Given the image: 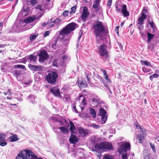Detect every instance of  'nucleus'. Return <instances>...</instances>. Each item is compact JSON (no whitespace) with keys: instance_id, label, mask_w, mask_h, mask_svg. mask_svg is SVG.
I'll return each mask as SVG.
<instances>
[{"instance_id":"obj_1","label":"nucleus","mask_w":159,"mask_h":159,"mask_svg":"<svg viewBox=\"0 0 159 159\" xmlns=\"http://www.w3.org/2000/svg\"><path fill=\"white\" fill-rule=\"evenodd\" d=\"M92 28L93 32L95 34L96 39L98 41L103 39V35L105 31V27L102 22L98 20L96 21L92 24Z\"/></svg>"},{"instance_id":"obj_2","label":"nucleus","mask_w":159,"mask_h":159,"mask_svg":"<svg viewBox=\"0 0 159 159\" xmlns=\"http://www.w3.org/2000/svg\"><path fill=\"white\" fill-rule=\"evenodd\" d=\"M118 144L119 146L118 148V152L120 153H121L123 152H125L122 155V159H128L126 152V151L130 150V145L129 143L126 142L122 141L118 143Z\"/></svg>"},{"instance_id":"obj_3","label":"nucleus","mask_w":159,"mask_h":159,"mask_svg":"<svg viewBox=\"0 0 159 159\" xmlns=\"http://www.w3.org/2000/svg\"><path fill=\"white\" fill-rule=\"evenodd\" d=\"M30 156L33 157L37 158L36 156L33 154V152L29 150H24L20 151L16 157V159H24L28 158Z\"/></svg>"},{"instance_id":"obj_4","label":"nucleus","mask_w":159,"mask_h":159,"mask_svg":"<svg viewBox=\"0 0 159 159\" xmlns=\"http://www.w3.org/2000/svg\"><path fill=\"white\" fill-rule=\"evenodd\" d=\"M76 24L74 22H72L67 25L61 31L59 32V34L63 37L67 35L72 31H74L75 28Z\"/></svg>"},{"instance_id":"obj_5","label":"nucleus","mask_w":159,"mask_h":159,"mask_svg":"<svg viewBox=\"0 0 159 159\" xmlns=\"http://www.w3.org/2000/svg\"><path fill=\"white\" fill-rule=\"evenodd\" d=\"M95 148L98 150H102L103 151H107L112 148V145L108 142H102L96 144L95 147Z\"/></svg>"},{"instance_id":"obj_6","label":"nucleus","mask_w":159,"mask_h":159,"mask_svg":"<svg viewBox=\"0 0 159 159\" xmlns=\"http://www.w3.org/2000/svg\"><path fill=\"white\" fill-rule=\"evenodd\" d=\"M106 48L107 46L104 44H102L99 48V53L104 61L107 59L109 56Z\"/></svg>"},{"instance_id":"obj_7","label":"nucleus","mask_w":159,"mask_h":159,"mask_svg":"<svg viewBox=\"0 0 159 159\" xmlns=\"http://www.w3.org/2000/svg\"><path fill=\"white\" fill-rule=\"evenodd\" d=\"M147 15L144 12H143L141 13V16L139 17L138 20L137 26L138 28L140 30L143 29L144 20L147 18Z\"/></svg>"},{"instance_id":"obj_8","label":"nucleus","mask_w":159,"mask_h":159,"mask_svg":"<svg viewBox=\"0 0 159 159\" xmlns=\"http://www.w3.org/2000/svg\"><path fill=\"white\" fill-rule=\"evenodd\" d=\"M58 75L55 72H51L49 73L46 76V80L48 83L52 84L56 81V79Z\"/></svg>"},{"instance_id":"obj_9","label":"nucleus","mask_w":159,"mask_h":159,"mask_svg":"<svg viewBox=\"0 0 159 159\" xmlns=\"http://www.w3.org/2000/svg\"><path fill=\"white\" fill-rule=\"evenodd\" d=\"M39 61L40 62H43L47 60L49 57V55L47 52L44 50H41L39 53Z\"/></svg>"},{"instance_id":"obj_10","label":"nucleus","mask_w":159,"mask_h":159,"mask_svg":"<svg viewBox=\"0 0 159 159\" xmlns=\"http://www.w3.org/2000/svg\"><path fill=\"white\" fill-rule=\"evenodd\" d=\"M99 115L101 116V123L102 124L105 123L107 119V112L103 108H101L100 109Z\"/></svg>"},{"instance_id":"obj_11","label":"nucleus","mask_w":159,"mask_h":159,"mask_svg":"<svg viewBox=\"0 0 159 159\" xmlns=\"http://www.w3.org/2000/svg\"><path fill=\"white\" fill-rule=\"evenodd\" d=\"M90 102L91 106L93 107H96L98 104L102 103L100 98L97 96L90 99Z\"/></svg>"},{"instance_id":"obj_12","label":"nucleus","mask_w":159,"mask_h":159,"mask_svg":"<svg viewBox=\"0 0 159 159\" xmlns=\"http://www.w3.org/2000/svg\"><path fill=\"white\" fill-rule=\"evenodd\" d=\"M28 67L29 69L33 72L37 71H41L43 70V67L40 65L36 66L31 64H29Z\"/></svg>"},{"instance_id":"obj_13","label":"nucleus","mask_w":159,"mask_h":159,"mask_svg":"<svg viewBox=\"0 0 159 159\" xmlns=\"http://www.w3.org/2000/svg\"><path fill=\"white\" fill-rule=\"evenodd\" d=\"M154 31H153L152 32L153 34H151L149 32H147L148 39L147 40V42L148 44V50L151 49L150 43L152 40L153 39L155 36V34H154Z\"/></svg>"},{"instance_id":"obj_14","label":"nucleus","mask_w":159,"mask_h":159,"mask_svg":"<svg viewBox=\"0 0 159 159\" xmlns=\"http://www.w3.org/2000/svg\"><path fill=\"white\" fill-rule=\"evenodd\" d=\"M41 17V16L40 15L37 16H30L25 19L24 22L26 24L29 23L34 20L39 19Z\"/></svg>"},{"instance_id":"obj_15","label":"nucleus","mask_w":159,"mask_h":159,"mask_svg":"<svg viewBox=\"0 0 159 159\" xmlns=\"http://www.w3.org/2000/svg\"><path fill=\"white\" fill-rule=\"evenodd\" d=\"M37 57L34 54H31L26 56L25 59L29 62L34 63L36 61Z\"/></svg>"},{"instance_id":"obj_16","label":"nucleus","mask_w":159,"mask_h":159,"mask_svg":"<svg viewBox=\"0 0 159 159\" xmlns=\"http://www.w3.org/2000/svg\"><path fill=\"white\" fill-rule=\"evenodd\" d=\"M22 27V26H21L20 24L15 23L13 25L12 29L15 32H19L23 31Z\"/></svg>"},{"instance_id":"obj_17","label":"nucleus","mask_w":159,"mask_h":159,"mask_svg":"<svg viewBox=\"0 0 159 159\" xmlns=\"http://www.w3.org/2000/svg\"><path fill=\"white\" fill-rule=\"evenodd\" d=\"M89 13L88 11V8L86 7H84L82 12V14L81 16L82 20L85 21L89 16Z\"/></svg>"},{"instance_id":"obj_18","label":"nucleus","mask_w":159,"mask_h":159,"mask_svg":"<svg viewBox=\"0 0 159 159\" xmlns=\"http://www.w3.org/2000/svg\"><path fill=\"white\" fill-rule=\"evenodd\" d=\"M51 91L55 96L59 98L61 97L60 89L57 87H55L52 88L51 89Z\"/></svg>"},{"instance_id":"obj_19","label":"nucleus","mask_w":159,"mask_h":159,"mask_svg":"<svg viewBox=\"0 0 159 159\" xmlns=\"http://www.w3.org/2000/svg\"><path fill=\"white\" fill-rule=\"evenodd\" d=\"M78 131L80 136L83 137L86 136L88 133V130L84 129L82 127H80L79 128Z\"/></svg>"},{"instance_id":"obj_20","label":"nucleus","mask_w":159,"mask_h":159,"mask_svg":"<svg viewBox=\"0 0 159 159\" xmlns=\"http://www.w3.org/2000/svg\"><path fill=\"white\" fill-rule=\"evenodd\" d=\"M51 21H52L50 25V27L57 26L58 27L61 22V20L59 19H56L52 21L51 20Z\"/></svg>"},{"instance_id":"obj_21","label":"nucleus","mask_w":159,"mask_h":159,"mask_svg":"<svg viewBox=\"0 0 159 159\" xmlns=\"http://www.w3.org/2000/svg\"><path fill=\"white\" fill-rule=\"evenodd\" d=\"M121 12L125 17H127L129 16V12L127 11L126 6L123 5L122 7Z\"/></svg>"},{"instance_id":"obj_22","label":"nucleus","mask_w":159,"mask_h":159,"mask_svg":"<svg viewBox=\"0 0 159 159\" xmlns=\"http://www.w3.org/2000/svg\"><path fill=\"white\" fill-rule=\"evenodd\" d=\"M78 139L76 136L72 135L70 138L69 140L71 143L74 144L78 142Z\"/></svg>"},{"instance_id":"obj_23","label":"nucleus","mask_w":159,"mask_h":159,"mask_svg":"<svg viewBox=\"0 0 159 159\" xmlns=\"http://www.w3.org/2000/svg\"><path fill=\"white\" fill-rule=\"evenodd\" d=\"M85 75L87 79V81L89 84H90V79L91 77V73L88 71H86L85 73Z\"/></svg>"},{"instance_id":"obj_24","label":"nucleus","mask_w":159,"mask_h":159,"mask_svg":"<svg viewBox=\"0 0 159 159\" xmlns=\"http://www.w3.org/2000/svg\"><path fill=\"white\" fill-rule=\"evenodd\" d=\"M70 130L73 133H75L76 132V129L74 123L71 121L70 122Z\"/></svg>"},{"instance_id":"obj_25","label":"nucleus","mask_w":159,"mask_h":159,"mask_svg":"<svg viewBox=\"0 0 159 159\" xmlns=\"http://www.w3.org/2000/svg\"><path fill=\"white\" fill-rule=\"evenodd\" d=\"M13 73L14 75H15L17 79L18 77L21 74V71L19 70H13Z\"/></svg>"},{"instance_id":"obj_26","label":"nucleus","mask_w":159,"mask_h":159,"mask_svg":"<svg viewBox=\"0 0 159 159\" xmlns=\"http://www.w3.org/2000/svg\"><path fill=\"white\" fill-rule=\"evenodd\" d=\"M100 1L101 0H96L94 1L93 7L95 9L97 8L99 5Z\"/></svg>"},{"instance_id":"obj_27","label":"nucleus","mask_w":159,"mask_h":159,"mask_svg":"<svg viewBox=\"0 0 159 159\" xmlns=\"http://www.w3.org/2000/svg\"><path fill=\"white\" fill-rule=\"evenodd\" d=\"M9 139L10 140V141L11 142L16 141L19 140V138L17 137V135L16 134L10 136Z\"/></svg>"},{"instance_id":"obj_28","label":"nucleus","mask_w":159,"mask_h":159,"mask_svg":"<svg viewBox=\"0 0 159 159\" xmlns=\"http://www.w3.org/2000/svg\"><path fill=\"white\" fill-rule=\"evenodd\" d=\"M136 128H138V129H140V130L139 132L142 135H144V136H146V133H145V130L143 128H142L141 127H139L138 125H136Z\"/></svg>"},{"instance_id":"obj_29","label":"nucleus","mask_w":159,"mask_h":159,"mask_svg":"<svg viewBox=\"0 0 159 159\" xmlns=\"http://www.w3.org/2000/svg\"><path fill=\"white\" fill-rule=\"evenodd\" d=\"M81 98H82V101L81 105H83L85 106L86 105L87 102L85 101V98L83 97V95H80L79 96V100L80 101L81 100Z\"/></svg>"},{"instance_id":"obj_30","label":"nucleus","mask_w":159,"mask_h":159,"mask_svg":"<svg viewBox=\"0 0 159 159\" xmlns=\"http://www.w3.org/2000/svg\"><path fill=\"white\" fill-rule=\"evenodd\" d=\"M144 135H142L141 134H139L138 135V137L136 138L138 143H141L143 142V139Z\"/></svg>"},{"instance_id":"obj_31","label":"nucleus","mask_w":159,"mask_h":159,"mask_svg":"<svg viewBox=\"0 0 159 159\" xmlns=\"http://www.w3.org/2000/svg\"><path fill=\"white\" fill-rule=\"evenodd\" d=\"M79 87L82 89L86 87L87 85L85 82L82 81L79 83Z\"/></svg>"},{"instance_id":"obj_32","label":"nucleus","mask_w":159,"mask_h":159,"mask_svg":"<svg viewBox=\"0 0 159 159\" xmlns=\"http://www.w3.org/2000/svg\"><path fill=\"white\" fill-rule=\"evenodd\" d=\"M90 113L93 118H95L96 117V112L95 110L92 108H90Z\"/></svg>"},{"instance_id":"obj_33","label":"nucleus","mask_w":159,"mask_h":159,"mask_svg":"<svg viewBox=\"0 0 159 159\" xmlns=\"http://www.w3.org/2000/svg\"><path fill=\"white\" fill-rule=\"evenodd\" d=\"M58 129L64 134H66L68 133L69 130L68 129L65 127H60L58 128Z\"/></svg>"},{"instance_id":"obj_34","label":"nucleus","mask_w":159,"mask_h":159,"mask_svg":"<svg viewBox=\"0 0 159 159\" xmlns=\"http://www.w3.org/2000/svg\"><path fill=\"white\" fill-rule=\"evenodd\" d=\"M141 63L142 64L146 66H151V64L150 62H148L145 60H141Z\"/></svg>"},{"instance_id":"obj_35","label":"nucleus","mask_w":159,"mask_h":159,"mask_svg":"<svg viewBox=\"0 0 159 159\" xmlns=\"http://www.w3.org/2000/svg\"><path fill=\"white\" fill-rule=\"evenodd\" d=\"M15 68H20L24 70H26V68L25 66L21 65H17L15 66Z\"/></svg>"},{"instance_id":"obj_36","label":"nucleus","mask_w":159,"mask_h":159,"mask_svg":"<svg viewBox=\"0 0 159 159\" xmlns=\"http://www.w3.org/2000/svg\"><path fill=\"white\" fill-rule=\"evenodd\" d=\"M38 36V34H31L30 37V40L31 41L34 40Z\"/></svg>"},{"instance_id":"obj_37","label":"nucleus","mask_w":159,"mask_h":159,"mask_svg":"<svg viewBox=\"0 0 159 159\" xmlns=\"http://www.w3.org/2000/svg\"><path fill=\"white\" fill-rule=\"evenodd\" d=\"M64 101L69 102L70 100V98L68 95H65L63 98Z\"/></svg>"},{"instance_id":"obj_38","label":"nucleus","mask_w":159,"mask_h":159,"mask_svg":"<svg viewBox=\"0 0 159 159\" xmlns=\"http://www.w3.org/2000/svg\"><path fill=\"white\" fill-rule=\"evenodd\" d=\"M34 97L33 95H30L27 97V99L30 101L32 102V103H33L34 102Z\"/></svg>"},{"instance_id":"obj_39","label":"nucleus","mask_w":159,"mask_h":159,"mask_svg":"<svg viewBox=\"0 0 159 159\" xmlns=\"http://www.w3.org/2000/svg\"><path fill=\"white\" fill-rule=\"evenodd\" d=\"M6 138V135L4 134H0V142L4 141Z\"/></svg>"},{"instance_id":"obj_40","label":"nucleus","mask_w":159,"mask_h":159,"mask_svg":"<svg viewBox=\"0 0 159 159\" xmlns=\"http://www.w3.org/2000/svg\"><path fill=\"white\" fill-rule=\"evenodd\" d=\"M103 77L107 81V82H109L110 83L111 82V80L110 79H108L109 76L107 74V72L105 74H103Z\"/></svg>"},{"instance_id":"obj_41","label":"nucleus","mask_w":159,"mask_h":159,"mask_svg":"<svg viewBox=\"0 0 159 159\" xmlns=\"http://www.w3.org/2000/svg\"><path fill=\"white\" fill-rule=\"evenodd\" d=\"M139 34L140 35L141 37L143 39H145L146 38V36L145 34L143 33L141 30L139 31Z\"/></svg>"},{"instance_id":"obj_42","label":"nucleus","mask_w":159,"mask_h":159,"mask_svg":"<svg viewBox=\"0 0 159 159\" xmlns=\"http://www.w3.org/2000/svg\"><path fill=\"white\" fill-rule=\"evenodd\" d=\"M103 159H114V158L110 155H105L104 156V157Z\"/></svg>"},{"instance_id":"obj_43","label":"nucleus","mask_w":159,"mask_h":159,"mask_svg":"<svg viewBox=\"0 0 159 159\" xmlns=\"http://www.w3.org/2000/svg\"><path fill=\"white\" fill-rule=\"evenodd\" d=\"M90 126L95 129H98L100 127L99 125L95 124H92L90 125Z\"/></svg>"},{"instance_id":"obj_44","label":"nucleus","mask_w":159,"mask_h":159,"mask_svg":"<svg viewBox=\"0 0 159 159\" xmlns=\"http://www.w3.org/2000/svg\"><path fill=\"white\" fill-rule=\"evenodd\" d=\"M149 24L150 25L151 27L152 28L154 31H155V30L156 29L155 27L154 22L152 21L151 22H150Z\"/></svg>"},{"instance_id":"obj_45","label":"nucleus","mask_w":159,"mask_h":159,"mask_svg":"<svg viewBox=\"0 0 159 159\" xmlns=\"http://www.w3.org/2000/svg\"><path fill=\"white\" fill-rule=\"evenodd\" d=\"M72 107L73 109L74 110V111L76 113H78V111L76 109L75 102L73 104H72Z\"/></svg>"},{"instance_id":"obj_46","label":"nucleus","mask_w":159,"mask_h":159,"mask_svg":"<svg viewBox=\"0 0 159 159\" xmlns=\"http://www.w3.org/2000/svg\"><path fill=\"white\" fill-rule=\"evenodd\" d=\"M158 75L157 74H154L152 75H151L150 77V79L151 80H152L154 78H157Z\"/></svg>"},{"instance_id":"obj_47","label":"nucleus","mask_w":159,"mask_h":159,"mask_svg":"<svg viewBox=\"0 0 159 159\" xmlns=\"http://www.w3.org/2000/svg\"><path fill=\"white\" fill-rule=\"evenodd\" d=\"M7 144V143L5 139L4 141L0 142V145L2 146H4Z\"/></svg>"},{"instance_id":"obj_48","label":"nucleus","mask_w":159,"mask_h":159,"mask_svg":"<svg viewBox=\"0 0 159 159\" xmlns=\"http://www.w3.org/2000/svg\"><path fill=\"white\" fill-rule=\"evenodd\" d=\"M142 70L145 73L149 72L150 71V69L145 67H143Z\"/></svg>"},{"instance_id":"obj_49","label":"nucleus","mask_w":159,"mask_h":159,"mask_svg":"<svg viewBox=\"0 0 159 159\" xmlns=\"http://www.w3.org/2000/svg\"><path fill=\"white\" fill-rule=\"evenodd\" d=\"M75 9L76 7H72L71 8V11H70V12L71 13H74L75 12Z\"/></svg>"},{"instance_id":"obj_50","label":"nucleus","mask_w":159,"mask_h":159,"mask_svg":"<svg viewBox=\"0 0 159 159\" xmlns=\"http://www.w3.org/2000/svg\"><path fill=\"white\" fill-rule=\"evenodd\" d=\"M150 145L152 148V149L153 151V152H156V150L155 148V146L152 143H150Z\"/></svg>"},{"instance_id":"obj_51","label":"nucleus","mask_w":159,"mask_h":159,"mask_svg":"<svg viewBox=\"0 0 159 159\" xmlns=\"http://www.w3.org/2000/svg\"><path fill=\"white\" fill-rule=\"evenodd\" d=\"M3 93L6 95H10L11 93L10 90H7V91L3 92Z\"/></svg>"},{"instance_id":"obj_52","label":"nucleus","mask_w":159,"mask_h":159,"mask_svg":"<svg viewBox=\"0 0 159 159\" xmlns=\"http://www.w3.org/2000/svg\"><path fill=\"white\" fill-rule=\"evenodd\" d=\"M20 95L21 96V97H17L16 98H14V100H15L16 99L17 100L19 101H22V99L21 98L22 96V94H20Z\"/></svg>"},{"instance_id":"obj_53","label":"nucleus","mask_w":159,"mask_h":159,"mask_svg":"<svg viewBox=\"0 0 159 159\" xmlns=\"http://www.w3.org/2000/svg\"><path fill=\"white\" fill-rule=\"evenodd\" d=\"M69 12L67 11H65L63 12V15L65 16H67L68 15Z\"/></svg>"},{"instance_id":"obj_54","label":"nucleus","mask_w":159,"mask_h":159,"mask_svg":"<svg viewBox=\"0 0 159 159\" xmlns=\"http://www.w3.org/2000/svg\"><path fill=\"white\" fill-rule=\"evenodd\" d=\"M30 2L32 5H34L37 3L36 0H31Z\"/></svg>"},{"instance_id":"obj_55","label":"nucleus","mask_w":159,"mask_h":159,"mask_svg":"<svg viewBox=\"0 0 159 159\" xmlns=\"http://www.w3.org/2000/svg\"><path fill=\"white\" fill-rule=\"evenodd\" d=\"M50 31H46L44 33V37H46V36H48L49 34H50Z\"/></svg>"},{"instance_id":"obj_56","label":"nucleus","mask_w":159,"mask_h":159,"mask_svg":"<svg viewBox=\"0 0 159 159\" xmlns=\"http://www.w3.org/2000/svg\"><path fill=\"white\" fill-rule=\"evenodd\" d=\"M52 65L54 66H57V62L56 61H55L52 62Z\"/></svg>"},{"instance_id":"obj_57","label":"nucleus","mask_w":159,"mask_h":159,"mask_svg":"<svg viewBox=\"0 0 159 159\" xmlns=\"http://www.w3.org/2000/svg\"><path fill=\"white\" fill-rule=\"evenodd\" d=\"M36 9H39L40 11H42L43 10V9H42L40 5H38L35 7Z\"/></svg>"},{"instance_id":"obj_58","label":"nucleus","mask_w":159,"mask_h":159,"mask_svg":"<svg viewBox=\"0 0 159 159\" xmlns=\"http://www.w3.org/2000/svg\"><path fill=\"white\" fill-rule=\"evenodd\" d=\"M112 2V0H108L107 3V5L108 6H110Z\"/></svg>"},{"instance_id":"obj_59","label":"nucleus","mask_w":159,"mask_h":159,"mask_svg":"<svg viewBox=\"0 0 159 159\" xmlns=\"http://www.w3.org/2000/svg\"><path fill=\"white\" fill-rule=\"evenodd\" d=\"M143 12H144L146 13V12H147V8L146 7H144L143 8V11L142 12V13Z\"/></svg>"},{"instance_id":"obj_60","label":"nucleus","mask_w":159,"mask_h":159,"mask_svg":"<svg viewBox=\"0 0 159 159\" xmlns=\"http://www.w3.org/2000/svg\"><path fill=\"white\" fill-rule=\"evenodd\" d=\"M116 11L117 12H120L121 11L120 9L119 8L118 6H116Z\"/></svg>"},{"instance_id":"obj_61","label":"nucleus","mask_w":159,"mask_h":159,"mask_svg":"<svg viewBox=\"0 0 159 159\" xmlns=\"http://www.w3.org/2000/svg\"><path fill=\"white\" fill-rule=\"evenodd\" d=\"M119 26H117L116 27V29H115L117 33V34H118V30H119Z\"/></svg>"},{"instance_id":"obj_62","label":"nucleus","mask_w":159,"mask_h":159,"mask_svg":"<svg viewBox=\"0 0 159 159\" xmlns=\"http://www.w3.org/2000/svg\"><path fill=\"white\" fill-rule=\"evenodd\" d=\"M118 44L119 46L120 47V48L122 49V48L123 47H122V45H121V44L120 43H118Z\"/></svg>"},{"instance_id":"obj_63","label":"nucleus","mask_w":159,"mask_h":159,"mask_svg":"<svg viewBox=\"0 0 159 159\" xmlns=\"http://www.w3.org/2000/svg\"><path fill=\"white\" fill-rule=\"evenodd\" d=\"M52 47L54 49H55L56 48V45L55 44H54L52 45Z\"/></svg>"},{"instance_id":"obj_64","label":"nucleus","mask_w":159,"mask_h":159,"mask_svg":"<svg viewBox=\"0 0 159 159\" xmlns=\"http://www.w3.org/2000/svg\"><path fill=\"white\" fill-rule=\"evenodd\" d=\"M101 70L102 71V73L103 74H105V73L107 72L106 70H104L102 69Z\"/></svg>"}]
</instances>
